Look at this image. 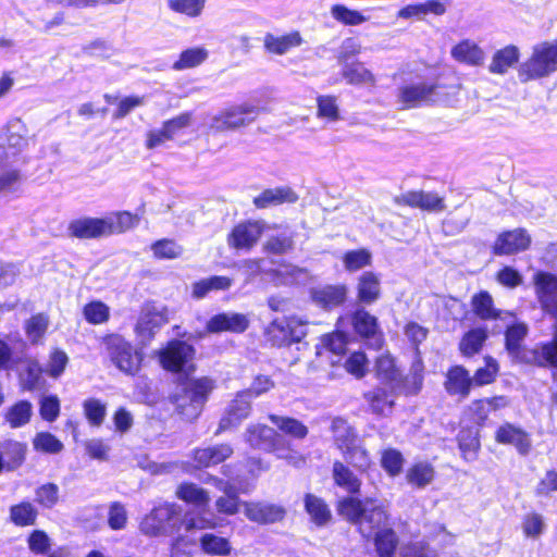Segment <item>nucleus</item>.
I'll return each instance as SVG.
<instances>
[{"mask_svg": "<svg viewBox=\"0 0 557 557\" xmlns=\"http://www.w3.org/2000/svg\"><path fill=\"white\" fill-rule=\"evenodd\" d=\"M260 112V107L249 102L234 104L213 115L210 128L214 132L237 131L251 124Z\"/></svg>", "mask_w": 557, "mask_h": 557, "instance_id": "423d86ee", "label": "nucleus"}, {"mask_svg": "<svg viewBox=\"0 0 557 557\" xmlns=\"http://www.w3.org/2000/svg\"><path fill=\"white\" fill-rule=\"evenodd\" d=\"M435 478V469L431 462L418 461L406 472L407 482L417 487L423 488L431 484Z\"/></svg>", "mask_w": 557, "mask_h": 557, "instance_id": "2f4dec72", "label": "nucleus"}, {"mask_svg": "<svg viewBox=\"0 0 557 557\" xmlns=\"http://www.w3.org/2000/svg\"><path fill=\"white\" fill-rule=\"evenodd\" d=\"M10 517L16 525H29L35 522L36 510L32 504L22 503L11 507Z\"/></svg>", "mask_w": 557, "mask_h": 557, "instance_id": "0e129e2a", "label": "nucleus"}, {"mask_svg": "<svg viewBox=\"0 0 557 557\" xmlns=\"http://www.w3.org/2000/svg\"><path fill=\"white\" fill-rule=\"evenodd\" d=\"M331 15L335 21L348 26L360 25L368 21L359 11L351 10L344 4H334L331 8Z\"/></svg>", "mask_w": 557, "mask_h": 557, "instance_id": "5fc2aeb1", "label": "nucleus"}, {"mask_svg": "<svg viewBox=\"0 0 557 557\" xmlns=\"http://www.w3.org/2000/svg\"><path fill=\"white\" fill-rule=\"evenodd\" d=\"M151 250L156 258L175 259L183 253V248L172 239H161L152 244Z\"/></svg>", "mask_w": 557, "mask_h": 557, "instance_id": "69168bd1", "label": "nucleus"}, {"mask_svg": "<svg viewBox=\"0 0 557 557\" xmlns=\"http://www.w3.org/2000/svg\"><path fill=\"white\" fill-rule=\"evenodd\" d=\"M495 440L497 443L515 446L521 455H528L532 447L530 435L511 423L500 425L495 433Z\"/></svg>", "mask_w": 557, "mask_h": 557, "instance_id": "dca6fc26", "label": "nucleus"}, {"mask_svg": "<svg viewBox=\"0 0 557 557\" xmlns=\"http://www.w3.org/2000/svg\"><path fill=\"white\" fill-rule=\"evenodd\" d=\"M374 546L379 557H392L398 545V537L391 528L382 529L375 532Z\"/></svg>", "mask_w": 557, "mask_h": 557, "instance_id": "58836bf2", "label": "nucleus"}, {"mask_svg": "<svg viewBox=\"0 0 557 557\" xmlns=\"http://www.w3.org/2000/svg\"><path fill=\"white\" fill-rule=\"evenodd\" d=\"M338 512L348 521L358 525L363 537H371L376 531L386 529L388 516L383 506L373 499L364 502L355 497H345L338 504Z\"/></svg>", "mask_w": 557, "mask_h": 557, "instance_id": "f257e3e1", "label": "nucleus"}, {"mask_svg": "<svg viewBox=\"0 0 557 557\" xmlns=\"http://www.w3.org/2000/svg\"><path fill=\"white\" fill-rule=\"evenodd\" d=\"M245 441L252 447L263 450H275L280 440L274 429L265 424H250L244 433Z\"/></svg>", "mask_w": 557, "mask_h": 557, "instance_id": "a211bd4d", "label": "nucleus"}, {"mask_svg": "<svg viewBox=\"0 0 557 557\" xmlns=\"http://www.w3.org/2000/svg\"><path fill=\"white\" fill-rule=\"evenodd\" d=\"M269 419L278 430L292 437L305 438L308 434L307 426L297 419L277 414H270Z\"/></svg>", "mask_w": 557, "mask_h": 557, "instance_id": "ea45409f", "label": "nucleus"}, {"mask_svg": "<svg viewBox=\"0 0 557 557\" xmlns=\"http://www.w3.org/2000/svg\"><path fill=\"white\" fill-rule=\"evenodd\" d=\"M302 37L299 32H292L283 36L267 34L264 36V48L274 54H285L290 49L299 47L302 44Z\"/></svg>", "mask_w": 557, "mask_h": 557, "instance_id": "cd10ccee", "label": "nucleus"}, {"mask_svg": "<svg viewBox=\"0 0 557 557\" xmlns=\"http://www.w3.org/2000/svg\"><path fill=\"white\" fill-rule=\"evenodd\" d=\"M245 515L250 521L268 524L281 521L285 516V510L274 504L245 503Z\"/></svg>", "mask_w": 557, "mask_h": 557, "instance_id": "6ab92c4d", "label": "nucleus"}, {"mask_svg": "<svg viewBox=\"0 0 557 557\" xmlns=\"http://www.w3.org/2000/svg\"><path fill=\"white\" fill-rule=\"evenodd\" d=\"M49 321L45 314L33 315L26 322V335L32 343H37L46 333Z\"/></svg>", "mask_w": 557, "mask_h": 557, "instance_id": "774afa93", "label": "nucleus"}, {"mask_svg": "<svg viewBox=\"0 0 557 557\" xmlns=\"http://www.w3.org/2000/svg\"><path fill=\"white\" fill-rule=\"evenodd\" d=\"M109 225L110 224L106 222V218H84L76 221H72V236L83 239L109 236Z\"/></svg>", "mask_w": 557, "mask_h": 557, "instance_id": "5701e85b", "label": "nucleus"}, {"mask_svg": "<svg viewBox=\"0 0 557 557\" xmlns=\"http://www.w3.org/2000/svg\"><path fill=\"white\" fill-rule=\"evenodd\" d=\"M15 126L11 125L7 134L0 137V146L4 149L5 159L15 157L27 145L26 138L18 132L14 131Z\"/></svg>", "mask_w": 557, "mask_h": 557, "instance_id": "79ce46f5", "label": "nucleus"}, {"mask_svg": "<svg viewBox=\"0 0 557 557\" xmlns=\"http://www.w3.org/2000/svg\"><path fill=\"white\" fill-rule=\"evenodd\" d=\"M375 372L377 379L389 389L399 387V372L395 367L394 359L389 355H382L376 359Z\"/></svg>", "mask_w": 557, "mask_h": 557, "instance_id": "473e14b6", "label": "nucleus"}, {"mask_svg": "<svg viewBox=\"0 0 557 557\" xmlns=\"http://www.w3.org/2000/svg\"><path fill=\"white\" fill-rule=\"evenodd\" d=\"M528 325L519 322L507 327L506 338V350L516 360L525 361L529 357V350L523 347L524 338L528 335Z\"/></svg>", "mask_w": 557, "mask_h": 557, "instance_id": "aec40b11", "label": "nucleus"}, {"mask_svg": "<svg viewBox=\"0 0 557 557\" xmlns=\"http://www.w3.org/2000/svg\"><path fill=\"white\" fill-rule=\"evenodd\" d=\"M305 505L308 513L317 524H323L331 518V512L321 498L308 494Z\"/></svg>", "mask_w": 557, "mask_h": 557, "instance_id": "6e6d98bb", "label": "nucleus"}, {"mask_svg": "<svg viewBox=\"0 0 557 557\" xmlns=\"http://www.w3.org/2000/svg\"><path fill=\"white\" fill-rule=\"evenodd\" d=\"M200 542L202 549L208 554L225 555L231 550L230 543L226 539L210 533L205 534Z\"/></svg>", "mask_w": 557, "mask_h": 557, "instance_id": "338daca9", "label": "nucleus"}, {"mask_svg": "<svg viewBox=\"0 0 557 557\" xmlns=\"http://www.w3.org/2000/svg\"><path fill=\"white\" fill-rule=\"evenodd\" d=\"M298 200L297 194L288 186L264 189L253 198V205L258 209H265L282 203H294Z\"/></svg>", "mask_w": 557, "mask_h": 557, "instance_id": "4be33fe9", "label": "nucleus"}, {"mask_svg": "<svg viewBox=\"0 0 557 557\" xmlns=\"http://www.w3.org/2000/svg\"><path fill=\"white\" fill-rule=\"evenodd\" d=\"M471 306L481 320H503V314L510 315L509 312H503L494 307L493 298L487 292L475 294L471 299Z\"/></svg>", "mask_w": 557, "mask_h": 557, "instance_id": "c85d7f7f", "label": "nucleus"}, {"mask_svg": "<svg viewBox=\"0 0 557 557\" xmlns=\"http://www.w3.org/2000/svg\"><path fill=\"white\" fill-rule=\"evenodd\" d=\"M250 411L251 398L248 397V392H238L226 407L214 435L218 436L225 431L236 429L249 417Z\"/></svg>", "mask_w": 557, "mask_h": 557, "instance_id": "9d476101", "label": "nucleus"}, {"mask_svg": "<svg viewBox=\"0 0 557 557\" xmlns=\"http://www.w3.org/2000/svg\"><path fill=\"white\" fill-rule=\"evenodd\" d=\"M395 203L419 208L429 212H442L446 209L444 198L433 191L409 190L394 198Z\"/></svg>", "mask_w": 557, "mask_h": 557, "instance_id": "ddd939ff", "label": "nucleus"}, {"mask_svg": "<svg viewBox=\"0 0 557 557\" xmlns=\"http://www.w3.org/2000/svg\"><path fill=\"white\" fill-rule=\"evenodd\" d=\"M4 454L12 455V460H7L2 453H0V472L7 468L12 470L16 468L24 460L25 448L18 442H8L4 446Z\"/></svg>", "mask_w": 557, "mask_h": 557, "instance_id": "bf43d9fd", "label": "nucleus"}, {"mask_svg": "<svg viewBox=\"0 0 557 557\" xmlns=\"http://www.w3.org/2000/svg\"><path fill=\"white\" fill-rule=\"evenodd\" d=\"M380 296V278L373 272H364L358 282V298L366 304L375 301Z\"/></svg>", "mask_w": 557, "mask_h": 557, "instance_id": "e433bc0d", "label": "nucleus"}, {"mask_svg": "<svg viewBox=\"0 0 557 557\" xmlns=\"http://www.w3.org/2000/svg\"><path fill=\"white\" fill-rule=\"evenodd\" d=\"M233 447L228 444H218L194 451V459L200 467H212L230 458Z\"/></svg>", "mask_w": 557, "mask_h": 557, "instance_id": "393cba45", "label": "nucleus"}, {"mask_svg": "<svg viewBox=\"0 0 557 557\" xmlns=\"http://www.w3.org/2000/svg\"><path fill=\"white\" fill-rule=\"evenodd\" d=\"M265 227L263 221L239 223L228 235L227 244L238 250H250L258 243Z\"/></svg>", "mask_w": 557, "mask_h": 557, "instance_id": "9b49d317", "label": "nucleus"}, {"mask_svg": "<svg viewBox=\"0 0 557 557\" xmlns=\"http://www.w3.org/2000/svg\"><path fill=\"white\" fill-rule=\"evenodd\" d=\"M527 362L539 367H557V322L556 332L552 341L541 343L534 349L529 350Z\"/></svg>", "mask_w": 557, "mask_h": 557, "instance_id": "a878e982", "label": "nucleus"}, {"mask_svg": "<svg viewBox=\"0 0 557 557\" xmlns=\"http://www.w3.org/2000/svg\"><path fill=\"white\" fill-rule=\"evenodd\" d=\"M214 388V380L207 376L187 381L177 398L178 412L186 420H195L202 411L203 405Z\"/></svg>", "mask_w": 557, "mask_h": 557, "instance_id": "f03ea898", "label": "nucleus"}, {"mask_svg": "<svg viewBox=\"0 0 557 557\" xmlns=\"http://www.w3.org/2000/svg\"><path fill=\"white\" fill-rule=\"evenodd\" d=\"M208 55V50L203 47L186 49L181 53L180 59L173 64V69L182 71L198 66L207 60Z\"/></svg>", "mask_w": 557, "mask_h": 557, "instance_id": "49530a36", "label": "nucleus"}, {"mask_svg": "<svg viewBox=\"0 0 557 557\" xmlns=\"http://www.w3.org/2000/svg\"><path fill=\"white\" fill-rule=\"evenodd\" d=\"M249 318L244 313L238 312H222L209 319L206 330L198 334L203 337L208 333H243L249 327Z\"/></svg>", "mask_w": 557, "mask_h": 557, "instance_id": "f8f14e48", "label": "nucleus"}, {"mask_svg": "<svg viewBox=\"0 0 557 557\" xmlns=\"http://www.w3.org/2000/svg\"><path fill=\"white\" fill-rule=\"evenodd\" d=\"M443 87L422 78L412 79L398 88L397 103L401 109L443 101Z\"/></svg>", "mask_w": 557, "mask_h": 557, "instance_id": "7ed1b4c3", "label": "nucleus"}, {"mask_svg": "<svg viewBox=\"0 0 557 557\" xmlns=\"http://www.w3.org/2000/svg\"><path fill=\"white\" fill-rule=\"evenodd\" d=\"M32 412L33 408L30 403L21 400L8 410L5 420L12 428H20L29 421Z\"/></svg>", "mask_w": 557, "mask_h": 557, "instance_id": "864d4df0", "label": "nucleus"}, {"mask_svg": "<svg viewBox=\"0 0 557 557\" xmlns=\"http://www.w3.org/2000/svg\"><path fill=\"white\" fill-rule=\"evenodd\" d=\"M181 522V508L175 504L156 507L141 522L140 529L149 535L172 533Z\"/></svg>", "mask_w": 557, "mask_h": 557, "instance_id": "0eeeda50", "label": "nucleus"}, {"mask_svg": "<svg viewBox=\"0 0 557 557\" xmlns=\"http://www.w3.org/2000/svg\"><path fill=\"white\" fill-rule=\"evenodd\" d=\"M332 429L335 443L343 453L359 443L357 434L345 420L335 419L332 423Z\"/></svg>", "mask_w": 557, "mask_h": 557, "instance_id": "4c0bfd02", "label": "nucleus"}, {"mask_svg": "<svg viewBox=\"0 0 557 557\" xmlns=\"http://www.w3.org/2000/svg\"><path fill=\"white\" fill-rule=\"evenodd\" d=\"M557 70V44L536 46L529 60L523 62L518 71L521 82L537 79L550 75Z\"/></svg>", "mask_w": 557, "mask_h": 557, "instance_id": "39448f33", "label": "nucleus"}, {"mask_svg": "<svg viewBox=\"0 0 557 557\" xmlns=\"http://www.w3.org/2000/svg\"><path fill=\"white\" fill-rule=\"evenodd\" d=\"M312 300L315 305L324 309H331L339 306L346 297L344 286H324L311 292Z\"/></svg>", "mask_w": 557, "mask_h": 557, "instance_id": "c756f323", "label": "nucleus"}, {"mask_svg": "<svg viewBox=\"0 0 557 557\" xmlns=\"http://www.w3.org/2000/svg\"><path fill=\"white\" fill-rule=\"evenodd\" d=\"M233 285V280L228 276L214 275L202 278L191 286L194 298H205L210 292L227 290Z\"/></svg>", "mask_w": 557, "mask_h": 557, "instance_id": "7c9ffc66", "label": "nucleus"}, {"mask_svg": "<svg viewBox=\"0 0 557 557\" xmlns=\"http://www.w3.org/2000/svg\"><path fill=\"white\" fill-rule=\"evenodd\" d=\"M138 218L127 211L117 212L115 214L106 216L108 222V234H120L124 233L138 224Z\"/></svg>", "mask_w": 557, "mask_h": 557, "instance_id": "8fccbe9b", "label": "nucleus"}, {"mask_svg": "<svg viewBox=\"0 0 557 557\" xmlns=\"http://www.w3.org/2000/svg\"><path fill=\"white\" fill-rule=\"evenodd\" d=\"M265 336L273 346H288V318L273 320L265 330Z\"/></svg>", "mask_w": 557, "mask_h": 557, "instance_id": "a18cd8bd", "label": "nucleus"}, {"mask_svg": "<svg viewBox=\"0 0 557 557\" xmlns=\"http://www.w3.org/2000/svg\"><path fill=\"white\" fill-rule=\"evenodd\" d=\"M318 104V117L326 119L330 122H336L339 120V108L337 99L333 96H319L317 99Z\"/></svg>", "mask_w": 557, "mask_h": 557, "instance_id": "e2e57ef3", "label": "nucleus"}, {"mask_svg": "<svg viewBox=\"0 0 557 557\" xmlns=\"http://www.w3.org/2000/svg\"><path fill=\"white\" fill-rule=\"evenodd\" d=\"M108 356L113 364L122 372L134 375L141 367L143 352L119 334H110L103 338Z\"/></svg>", "mask_w": 557, "mask_h": 557, "instance_id": "20e7f679", "label": "nucleus"}, {"mask_svg": "<svg viewBox=\"0 0 557 557\" xmlns=\"http://www.w3.org/2000/svg\"><path fill=\"white\" fill-rule=\"evenodd\" d=\"M395 391L383 387H377L368 392L364 397L370 405V408L375 414H386L394 404Z\"/></svg>", "mask_w": 557, "mask_h": 557, "instance_id": "f704fd0d", "label": "nucleus"}, {"mask_svg": "<svg viewBox=\"0 0 557 557\" xmlns=\"http://www.w3.org/2000/svg\"><path fill=\"white\" fill-rule=\"evenodd\" d=\"M195 349L191 345L182 341H172L166 347L158 351L159 362L163 369L178 372L193 360Z\"/></svg>", "mask_w": 557, "mask_h": 557, "instance_id": "1a4fd4ad", "label": "nucleus"}, {"mask_svg": "<svg viewBox=\"0 0 557 557\" xmlns=\"http://www.w3.org/2000/svg\"><path fill=\"white\" fill-rule=\"evenodd\" d=\"M459 448L466 460H474L480 448L478 431L463 429L458 434Z\"/></svg>", "mask_w": 557, "mask_h": 557, "instance_id": "09e8293b", "label": "nucleus"}, {"mask_svg": "<svg viewBox=\"0 0 557 557\" xmlns=\"http://www.w3.org/2000/svg\"><path fill=\"white\" fill-rule=\"evenodd\" d=\"M354 326L357 333L364 337H373L375 342L380 338L376 337L377 323L376 318L371 315L366 310H358L354 315Z\"/></svg>", "mask_w": 557, "mask_h": 557, "instance_id": "3c124183", "label": "nucleus"}, {"mask_svg": "<svg viewBox=\"0 0 557 557\" xmlns=\"http://www.w3.org/2000/svg\"><path fill=\"white\" fill-rule=\"evenodd\" d=\"M166 322L168 310L165 307L156 304L145 305L135 327L140 344L147 345Z\"/></svg>", "mask_w": 557, "mask_h": 557, "instance_id": "6e6552de", "label": "nucleus"}, {"mask_svg": "<svg viewBox=\"0 0 557 557\" xmlns=\"http://www.w3.org/2000/svg\"><path fill=\"white\" fill-rule=\"evenodd\" d=\"M444 386L449 395L467 398L472 387V380L463 367L455 366L447 371Z\"/></svg>", "mask_w": 557, "mask_h": 557, "instance_id": "412c9836", "label": "nucleus"}, {"mask_svg": "<svg viewBox=\"0 0 557 557\" xmlns=\"http://www.w3.org/2000/svg\"><path fill=\"white\" fill-rule=\"evenodd\" d=\"M347 462L360 471H367L371 466V458L360 442L343 453Z\"/></svg>", "mask_w": 557, "mask_h": 557, "instance_id": "680f3d73", "label": "nucleus"}, {"mask_svg": "<svg viewBox=\"0 0 557 557\" xmlns=\"http://www.w3.org/2000/svg\"><path fill=\"white\" fill-rule=\"evenodd\" d=\"M294 232L285 227L277 235L268 238L264 244V250L275 255H282L293 249Z\"/></svg>", "mask_w": 557, "mask_h": 557, "instance_id": "c03bdc74", "label": "nucleus"}, {"mask_svg": "<svg viewBox=\"0 0 557 557\" xmlns=\"http://www.w3.org/2000/svg\"><path fill=\"white\" fill-rule=\"evenodd\" d=\"M176 495L180 499L197 507L208 505L210 497L208 493L194 483H184L177 487Z\"/></svg>", "mask_w": 557, "mask_h": 557, "instance_id": "37998d69", "label": "nucleus"}, {"mask_svg": "<svg viewBox=\"0 0 557 557\" xmlns=\"http://www.w3.org/2000/svg\"><path fill=\"white\" fill-rule=\"evenodd\" d=\"M531 244V237L525 230L517 228L502 233L494 245L496 255H512L525 250Z\"/></svg>", "mask_w": 557, "mask_h": 557, "instance_id": "f3484780", "label": "nucleus"}, {"mask_svg": "<svg viewBox=\"0 0 557 557\" xmlns=\"http://www.w3.org/2000/svg\"><path fill=\"white\" fill-rule=\"evenodd\" d=\"M518 60V48L516 46H507L494 53L488 70L493 74H505Z\"/></svg>", "mask_w": 557, "mask_h": 557, "instance_id": "72a5a7b5", "label": "nucleus"}, {"mask_svg": "<svg viewBox=\"0 0 557 557\" xmlns=\"http://www.w3.org/2000/svg\"><path fill=\"white\" fill-rule=\"evenodd\" d=\"M446 12V4L441 0H426L425 2L411 3L397 13L398 18L422 20L428 14L443 15Z\"/></svg>", "mask_w": 557, "mask_h": 557, "instance_id": "b1692460", "label": "nucleus"}, {"mask_svg": "<svg viewBox=\"0 0 557 557\" xmlns=\"http://www.w3.org/2000/svg\"><path fill=\"white\" fill-rule=\"evenodd\" d=\"M343 77L348 84H374L373 74L360 62L347 63L342 71Z\"/></svg>", "mask_w": 557, "mask_h": 557, "instance_id": "a19ab883", "label": "nucleus"}, {"mask_svg": "<svg viewBox=\"0 0 557 557\" xmlns=\"http://www.w3.org/2000/svg\"><path fill=\"white\" fill-rule=\"evenodd\" d=\"M534 284L543 310L557 322V276L546 272H539L534 276Z\"/></svg>", "mask_w": 557, "mask_h": 557, "instance_id": "4468645a", "label": "nucleus"}, {"mask_svg": "<svg viewBox=\"0 0 557 557\" xmlns=\"http://www.w3.org/2000/svg\"><path fill=\"white\" fill-rule=\"evenodd\" d=\"M347 338L343 333H331L323 335L317 345V357L320 363L324 361L336 366L346 352Z\"/></svg>", "mask_w": 557, "mask_h": 557, "instance_id": "2eb2a0df", "label": "nucleus"}, {"mask_svg": "<svg viewBox=\"0 0 557 557\" xmlns=\"http://www.w3.org/2000/svg\"><path fill=\"white\" fill-rule=\"evenodd\" d=\"M382 468L391 475H398L404 466V457L401 453L395 448L385 449L381 457Z\"/></svg>", "mask_w": 557, "mask_h": 557, "instance_id": "052dcab7", "label": "nucleus"}, {"mask_svg": "<svg viewBox=\"0 0 557 557\" xmlns=\"http://www.w3.org/2000/svg\"><path fill=\"white\" fill-rule=\"evenodd\" d=\"M34 449L46 454H58L64 445L53 434L49 432H39L33 438Z\"/></svg>", "mask_w": 557, "mask_h": 557, "instance_id": "4d7b16f0", "label": "nucleus"}, {"mask_svg": "<svg viewBox=\"0 0 557 557\" xmlns=\"http://www.w3.org/2000/svg\"><path fill=\"white\" fill-rule=\"evenodd\" d=\"M333 478L339 487L350 494L359 493L361 481L343 462L336 461L333 465Z\"/></svg>", "mask_w": 557, "mask_h": 557, "instance_id": "c9c22d12", "label": "nucleus"}, {"mask_svg": "<svg viewBox=\"0 0 557 557\" xmlns=\"http://www.w3.org/2000/svg\"><path fill=\"white\" fill-rule=\"evenodd\" d=\"M451 57L468 65H482L485 60L484 51L472 40L465 39L451 48Z\"/></svg>", "mask_w": 557, "mask_h": 557, "instance_id": "bb28decb", "label": "nucleus"}, {"mask_svg": "<svg viewBox=\"0 0 557 557\" xmlns=\"http://www.w3.org/2000/svg\"><path fill=\"white\" fill-rule=\"evenodd\" d=\"M206 0H168V7L181 14L189 17L199 16L205 8Z\"/></svg>", "mask_w": 557, "mask_h": 557, "instance_id": "13d9d810", "label": "nucleus"}, {"mask_svg": "<svg viewBox=\"0 0 557 557\" xmlns=\"http://www.w3.org/2000/svg\"><path fill=\"white\" fill-rule=\"evenodd\" d=\"M486 338L487 334L485 330L473 329L462 337L459 349L463 356H473L480 351Z\"/></svg>", "mask_w": 557, "mask_h": 557, "instance_id": "de8ad7c7", "label": "nucleus"}, {"mask_svg": "<svg viewBox=\"0 0 557 557\" xmlns=\"http://www.w3.org/2000/svg\"><path fill=\"white\" fill-rule=\"evenodd\" d=\"M372 255L366 249L349 250L343 256V263L347 271L356 272L371 264Z\"/></svg>", "mask_w": 557, "mask_h": 557, "instance_id": "603ef678", "label": "nucleus"}]
</instances>
